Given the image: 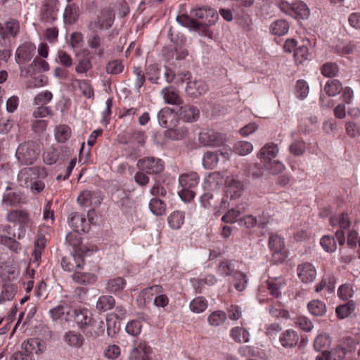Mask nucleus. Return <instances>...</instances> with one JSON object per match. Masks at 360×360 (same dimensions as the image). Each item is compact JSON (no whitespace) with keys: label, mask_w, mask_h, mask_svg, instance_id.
Wrapping results in <instances>:
<instances>
[{"label":"nucleus","mask_w":360,"mask_h":360,"mask_svg":"<svg viewBox=\"0 0 360 360\" xmlns=\"http://www.w3.org/2000/svg\"><path fill=\"white\" fill-rule=\"evenodd\" d=\"M39 144L34 141H27L19 145L15 157L21 165H32L40 154Z\"/></svg>","instance_id":"nucleus-1"},{"label":"nucleus","mask_w":360,"mask_h":360,"mask_svg":"<svg viewBox=\"0 0 360 360\" xmlns=\"http://www.w3.org/2000/svg\"><path fill=\"white\" fill-rule=\"evenodd\" d=\"M192 15L201 21L197 20L198 31L205 36H210L208 27L214 25L218 19L217 13L210 8H199L192 11Z\"/></svg>","instance_id":"nucleus-2"},{"label":"nucleus","mask_w":360,"mask_h":360,"mask_svg":"<svg viewBox=\"0 0 360 360\" xmlns=\"http://www.w3.org/2000/svg\"><path fill=\"white\" fill-rule=\"evenodd\" d=\"M181 189L179 191L180 198L185 202H189L194 198L195 188L199 183V176L195 172L181 174L179 179Z\"/></svg>","instance_id":"nucleus-3"},{"label":"nucleus","mask_w":360,"mask_h":360,"mask_svg":"<svg viewBox=\"0 0 360 360\" xmlns=\"http://www.w3.org/2000/svg\"><path fill=\"white\" fill-rule=\"evenodd\" d=\"M75 321L78 328L86 335V337H92L96 333H93V328L95 326V321L92 314L86 309H74Z\"/></svg>","instance_id":"nucleus-4"},{"label":"nucleus","mask_w":360,"mask_h":360,"mask_svg":"<svg viewBox=\"0 0 360 360\" xmlns=\"http://www.w3.org/2000/svg\"><path fill=\"white\" fill-rule=\"evenodd\" d=\"M115 15L111 10H103L97 19L91 22L88 28L92 33H98L102 30H108L112 25Z\"/></svg>","instance_id":"nucleus-5"},{"label":"nucleus","mask_w":360,"mask_h":360,"mask_svg":"<svg viewBox=\"0 0 360 360\" xmlns=\"http://www.w3.org/2000/svg\"><path fill=\"white\" fill-rule=\"evenodd\" d=\"M269 246L272 251L273 260L275 262H283L287 257L283 239L276 234L271 235L269 239Z\"/></svg>","instance_id":"nucleus-6"},{"label":"nucleus","mask_w":360,"mask_h":360,"mask_svg":"<svg viewBox=\"0 0 360 360\" xmlns=\"http://www.w3.org/2000/svg\"><path fill=\"white\" fill-rule=\"evenodd\" d=\"M137 167L140 170L144 171L146 173L159 174L164 169L162 161L158 158L147 157L140 159L137 162Z\"/></svg>","instance_id":"nucleus-7"},{"label":"nucleus","mask_w":360,"mask_h":360,"mask_svg":"<svg viewBox=\"0 0 360 360\" xmlns=\"http://www.w3.org/2000/svg\"><path fill=\"white\" fill-rule=\"evenodd\" d=\"M146 138L144 131L134 129L124 134L119 135L118 141L122 144L142 147L146 143Z\"/></svg>","instance_id":"nucleus-8"},{"label":"nucleus","mask_w":360,"mask_h":360,"mask_svg":"<svg viewBox=\"0 0 360 360\" xmlns=\"http://www.w3.org/2000/svg\"><path fill=\"white\" fill-rule=\"evenodd\" d=\"M230 153L229 150L224 151L216 150L214 152L207 151L202 157V165L205 168L212 169L219 162V156L221 157L222 161H226L229 159Z\"/></svg>","instance_id":"nucleus-9"},{"label":"nucleus","mask_w":360,"mask_h":360,"mask_svg":"<svg viewBox=\"0 0 360 360\" xmlns=\"http://www.w3.org/2000/svg\"><path fill=\"white\" fill-rule=\"evenodd\" d=\"M225 185L226 195L232 200L240 198L245 190L243 183L233 176L226 177Z\"/></svg>","instance_id":"nucleus-10"},{"label":"nucleus","mask_w":360,"mask_h":360,"mask_svg":"<svg viewBox=\"0 0 360 360\" xmlns=\"http://www.w3.org/2000/svg\"><path fill=\"white\" fill-rule=\"evenodd\" d=\"M199 141L204 146L218 147L224 144L225 137L213 130H204L199 134Z\"/></svg>","instance_id":"nucleus-11"},{"label":"nucleus","mask_w":360,"mask_h":360,"mask_svg":"<svg viewBox=\"0 0 360 360\" xmlns=\"http://www.w3.org/2000/svg\"><path fill=\"white\" fill-rule=\"evenodd\" d=\"M84 264V258L79 255V253H77V255L68 254L65 255L61 260L62 268L69 272L73 271L75 273L76 271L80 270Z\"/></svg>","instance_id":"nucleus-12"},{"label":"nucleus","mask_w":360,"mask_h":360,"mask_svg":"<svg viewBox=\"0 0 360 360\" xmlns=\"http://www.w3.org/2000/svg\"><path fill=\"white\" fill-rule=\"evenodd\" d=\"M58 0H46L41 9V19L46 22H52L57 18L58 13Z\"/></svg>","instance_id":"nucleus-13"},{"label":"nucleus","mask_w":360,"mask_h":360,"mask_svg":"<svg viewBox=\"0 0 360 360\" xmlns=\"http://www.w3.org/2000/svg\"><path fill=\"white\" fill-rule=\"evenodd\" d=\"M102 198L98 192L83 191L77 197L78 203L84 207H97L100 205Z\"/></svg>","instance_id":"nucleus-14"},{"label":"nucleus","mask_w":360,"mask_h":360,"mask_svg":"<svg viewBox=\"0 0 360 360\" xmlns=\"http://www.w3.org/2000/svg\"><path fill=\"white\" fill-rule=\"evenodd\" d=\"M39 175V169L37 167H25L18 174V181L20 184L25 187L36 180Z\"/></svg>","instance_id":"nucleus-15"},{"label":"nucleus","mask_w":360,"mask_h":360,"mask_svg":"<svg viewBox=\"0 0 360 360\" xmlns=\"http://www.w3.org/2000/svg\"><path fill=\"white\" fill-rule=\"evenodd\" d=\"M176 115L168 107L162 108L158 114L159 124L168 129L170 127H176V124L179 122L176 117Z\"/></svg>","instance_id":"nucleus-16"},{"label":"nucleus","mask_w":360,"mask_h":360,"mask_svg":"<svg viewBox=\"0 0 360 360\" xmlns=\"http://www.w3.org/2000/svg\"><path fill=\"white\" fill-rule=\"evenodd\" d=\"M177 115L184 122H193L199 118L200 110L197 107L187 104L180 107Z\"/></svg>","instance_id":"nucleus-17"},{"label":"nucleus","mask_w":360,"mask_h":360,"mask_svg":"<svg viewBox=\"0 0 360 360\" xmlns=\"http://www.w3.org/2000/svg\"><path fill=\"white\" fill-rule=\"evenodd\" d=\"M36 47L32 43H24L16 51V58L19 64L30 61L34 56Z\"/></svg>","instance_id":"nucleus-18"},{"label":"nucleus","mask_w":360,"mask_h":360,"mask_svg":"<svg viewBox=\"0 0 360 360\" xmlns=\"http://www.w3.org/2000/svg\"><path fill=\"white\" fill-rule=\"evenodd\" d=\"M162 288L160 285H155L149 288H146L143 290L144 295L151 293L156 295L154 299V304L158 307H165L169 304V298L166 295L162 294Z\"/></svg>","instance_id":"nucleus-19"},{"label":"nucleus","mask_w":360,"mask_h":360,"mask_svg":"<svg viewBox=\"0 0 360 360\" xmlns=\"http://www.w3.org/2000/svg\"><path fill=\"white\" fill-rule=\"evenodd\" d=\"M160 94L164 101L167 104L179 105L184 103V100L180 96L179 91L172 86L162 89Z\"/></svg>","instance_id":"nucleus-20"},{"label":"nucleus","mask_w":360,"mask_h":360,"mask_svg":"<svg viewBox=\"0 0 360 360\" xmlns=\"http://www.w3.org/2000/svg\"><path fill=\"white\" fill-rule=\"evenodd\" d=\"M208 90L207 85L201 79H195L187 83L186 92L190 96L198 97L205 94Z\"/></svg>","instance_id":"nucleus-21"},{"label":"nucleus","mask_w":360,"mask_h":360,"mask_svg":"<svg viewBox=\"0 0 360 360\" xmlns=\"http://www.w3.org/2000/svg\"><path fill=\"white\" fill-rule=\"evenodd\" d=\"M297 274L302 282L310 283L316 278V270L311 264L306 262L298 266Z\"/></svg>","instance_id":"nucleus-22"},{"label":"nucleus","mask_w":360,"mask_h":360,"mask_svg":"<svg viewBox=\"0 0 360 360\" xmlns=\"http://www.w3.org/2000/svg\"><path fill=\"white\" fill-rule=\"evenodd\" d=\"M299 339V335L296 331L288 329L280 335L279 342L285 348H292L297 345Z\"/></svg>","instance_id":"nucleus-23"},{"label":"nucleus","mask_w":360,"mask_h":360,"mask_svg":"<svg viewBox=\"0 0 360 360\" xmlns=\"http://www.w3.org/2000/svg\"><path fill=\"white\" fill-rule=\"evenodd\" d=\"M358 236V233L354 230L349 231L347 233V244L349 250L347 255L342 257L345 263H349L355 257L354 248L357 244Z\"/></svg>","instance_id":"nucleus-24"},{"label":"nucleus","mask_w":360,"mask_h":360,"mask_svg":"<svg viewBox=\"0 0 360 360\" xmlns=\"http://www.w3.org/2000/svg\"><path fill=\"white\" fill-rule=\"evenodd\" d=\"M70 224L77 231L86 232L88 231L89 228V222L86 221L85 216L78 212L71 214Z\"/></svg>","instance_id":"nucleus-25"},{"label":"nucleus","mask_w":360,"mask_h":360,"mask_svg":"<svg viewBox=\"0 0 360 360\" xmlns=\"http://www.w3.org/2000/svg\"><path fill=\"white\" fill-rule=\"evenodd\" d=\"M278 151L279 149L277 144L274 143H267L260 150L258 157L264 163L270 162V160L278 155Z\"/></svg>","instance_id":"nucleus-26"},{"label":"nucleus","mask_w":360,"mask_h":360,"mask_svg":"<svg viewBox=\"0 0 360 360\" xmlns=\"http://www.w3.org/2000/svg\"><path fill=\"white\" fill-rule=\"evenodd\" d=\"M80 15L79 6L75 3L68 4L65 7L63 19L66 25L74 24Z\"/></svg>","instance_id":"nucleus-27"},{"label":"nucleus","mask_w":360,"mask_h":360,"mask_svg":"<svg viewBox=\"0 0 360 360\" xmlns=\"http://www.w3.org/2000/svg\"><path fill=\"white\" fill-rule=\"evenodd\" d=\"M7 220L13 223H18L22 225L28 226L30 219L25 212L22 210L11 211L7 214Z\"/></svg>","instance_id":"nucleus-28"},{"label":"nucleus","mask_w":360,"mask_h":360,"mask_svg":"<svg viewBox=\"0 0 360 360\" xmlns=\"http://www.w3.org/2000/svg\"><path fill=\"white\" fill-rule=\"evenodd\" d=\"M64 340L68 345L79 348L83 345L84 338L79 332L70 330L65 333Z\"/></svg>","instance_id":"nucleus-29"},{"label":"nucleus","mask_w":360,"mask_h":360,"mask_svg":"<svg viewBox=\"0 0 360 360\" xmlns=\"http://www.w3.org/2000/svg\"><path fill=\"white\" fill-rule=\"evenodd\" d=\"M184 212L174 211L167 218L168 224L172 229H179L184 223Z\"/></svg>","instance_id":"nucleus-30"},{"label":"nucleus","mask_w":360,"mask_h":360,"mask_svg":"<svg viewBox=\"0 0 360 360\" xmlns=\"http://www.w3.org/2000/svg\"><path fill=\"white\" fill-rule=\"evenodd\" d=\"M72 279L79 284L88 285L96 281V276L91 273H82L78 270L72 274Z\"/></svg>","instance_id":"nucleus-31"},{"label":"nucleus","mask_w":360,"mask_h":360,"mask_svg":"<svg viewBox=\"0 0 360 360\" xmlns=\"http://www.w3.org/2000/svg\"><path fill=\"white\" fill-rule=\"evenodd\" d=\"M94 35L89 36L87 38L88 46L91 49L97 50L96 54L99 56H103L105 49L102 46V38L98 33H93Z\"/></svg>","instance_id":"nucleus-32"},{"label":"nucleus","mask_w":360,"mask_h":360,"mask_svg":"<svg viewBox=\"0 0 360 360\" xmlns=\"http://www.w3.org/2000/svg\"><path fill=\"white\" fill-rule=\"evenodd\" d=\"M126 283L123 278L117 277L109 279L106 283V290L111 293H116L122 291L125 287Z\"/></svg>","instance_id":"nucleus-33"},{"label":"nucleus","mask_w":360,"mask_h":360,"mask_svg":"<svg viewBox=\"0 0 360 360\" xmlns=\"http://www.w3.org/2000/svg\"><path fill=\"white\" fill-rule=\"evenodd\" d=\"M227 319V314L221 310H217L212 312L207 317L209 324L214 327L219 326L224 323Z\"/></svg>","instance_id":"nucleus-34"},{"label":"nucleus","mask_w":360,"mask_h":360,"mask_svg":"<svg viewBox=\"0 0 360 360\" xmlns=\"http://www.w3.org/2000/svg\"><path fill=\"white\" fill-rule=\"evenodd\" d=\"M115 300L110 295L101 296L96 302V309L100 311H106L115 307Z\"/></svg>","instance_id":"nucleus-35"},{"label":"nucleus","mask_w":360,"mask_h":360,"mask_svg":"<svg viewBox=\"0 0 360 360\" xmlns=\"http://www.w3.org/2000/svg\"><path fill=\"white\" fill-rule=\"evenodd\" d=\"M249 332L241 327H235L231 330V338L238 343H245L249 342Z\"/></svg>","instance_id":"nucleus-36"},{"label":"nucleus","mask_w":360,"mask_h":360,"mask_svg":"<svg viewBox=\"0 0 360 360\" xmlns=\"http://www.w3.org/2000/svg\"><path fill=\"white\" fill-rule=\"evenodd\" d=\"M79 231H74L70 232L66 236V241L72 245L76 252V253H82L84 250L81 246V237L79 233Z\"/></svg>","instance_id":"nucleus-37"},{"label":"nucleus","mask_w":360,"mask_h":360,"mask_svg":"<svg viewBox=\"0 0 360 360\" xmlns=\"http://www.w3.org/2000/svg\"><path fill=\"white\" fill-rule=\"evenodd\" d=\"M293 17H298L302 19L307 18L309 16L310 12L307 4L302 1H296L293 3L292 6Z\"/></svg>","instance_id":"nucleus-38"},{"label":"nucleus","mask_w":360,"mask_h":360,"mask_svg":"<svg viewBox=\"0 0 360 360\" xmlns=\"http://www.w3.org/2000/svg\"><path fill=\"white\" fill-rule=\"evenodd\" d=\"M288 22L283 20H276L271 25V32L275 35H284L288 32Z\"/></svg>","instance_id":"nucleus-39"},{"label":"nucleus","mask_w":360,"mask_h":360,"mask_svg":"<svg viewBox=\"0 0 360 360\" xmlns=\"http://www.w3.org/2000/svg\"><path fill=\"white\" fill-rule=\"evenodd\" d=\"M309 311L314 316H322L326 311V305L319 300H312L308 304Z\"/></svg>","instance_id":"nucleus-40"},{"label":"nucleus","mask_w":360,"mask_h":360,"mask_svg":"<svg viewBox=\"0 0 360 360\" xmlns=\"http://www.w3.org/2000/svg\"><path fill=\"white\" fill-rule=\"evenodd\" d=\"M150 211L157 216H161L165 213L166 205L161 200L154 198L149 203Z\"/></svg>","instance_id":"nucleus-41"},{"label":"nucleus","mask_w":360,"mask_h":360,"mask_svg":"<svg viewBox=\"0 0 360 360\" xmlns=\"http://www.w3.org/2000/svg\"><path fill=\"white\" fill-rule=\"evenodd\" d=\"M283 284V281L277 278L269 279L266 281L267 288L270 294L275 297H278L281 295L280 289Z\"/></svg>","instance_id":"nucleus-42"},{"label":"nucleus","mask_w":360,"mask_h":360,"mask_svg":"<svg viewBox=\"0 0 360 360\" xmlns=\"http://www.w3.org/2000/svg\"><path fill=\"white\" fill-rule=\"evenodd\" d=\"M207 307V302L202 297H198L190 303V309L194 313H201Z\"/></svg>","instance_id":"nucleus-43"},{"label":"nucleus","mask_w":360,"mask_h":360,"mask_svg":"<svg viewBox=\"0 0 360 360\" xmlns=\"http://www.w3.org/2000/svg\"><path fill=\"white\" fill-rule=\"evenodd\" d=\"M335 278H326L324 277L320 283H319L316 287V292H319L321 291L325 287H327V290L330 292H334L335 290Z\"/></svg>","instance_id":"nucleus-44"},{"label":"nucleus","mask_w":360,"mask_h":360,"mask_svg":"<svg viewBox=\"0 0 360 360\" xmlns=\"http://www.w3.org/2000/svg\"><path fill=\"white\" fill-rule=\"evenodd\" d=\"M129 360H149L145 348L141 345L134 347L130 352Z\"/></svg>","instance_id":"nucleus-45"},{"label":"nucleus","mask_w":360,"mask_h":360,"mask_svg":"<svg viewBox=\"0 0 360 360\" xmlns=\"http://www.w3.org/2000/svg\"><path fill=\"white\" fill-rule=\"evenodd\" d=\"M176 21L182 26L198 31L197 20L191 18L186 14L178 15L176 17Z\"/></svg>","instance_id":"nucleus-46"},{"label":"nucleus","mask_w":360,"mask_h":360,"mask_svg":"<svg viewBox=\"0 0 360 360\" xmlns=\"http://www.w3.org/2000/svg\"><path fill=\"white\" fill-rule=\"evenodd\" d=\"M252 149L253 146L252 143L248 141L237 142L233 146L235 153L240 155H246L250 153Z\"/></svg>","instance_id":"nucleus-47"},{"label":"nucleus","mask_w":360,"mask_h":360,"mask_svg":"<svg viewBox=\"0 0 360 360\" xmlns=\"http://www.w3.org/2000/svg\"><path fill=\"white\" fill-rule=\"evenodd\" d=\"M56 139L58 142L63 143L70 136V129L67 125H59L56 128Z\"/></svg>","instance_id":"nucleus-48"},{"label":"nucleus","mask_w":360,"mask_h":360,"mask_svg":"<svg viewBox=\"0 0 360 360\" xmlns=\"http://www.w3.org/2000/svg\"><path fill=\"white\" fill-rule=\"evenodd\" d=\"M355 303L353 301H349L345 304H339V319H344L349 316L354 311Z\"/></svg>","instance_id":"nucleus-49"},{"label":"nucleus","mask_w":360,"mask_h":360,"mask_svg":"<svg viewBox=\"0 0 360 360\" xmlns=\"http://www.w3.org/2000/svg\"><path fill=\"white\" fill-rule=\"evenodd\" d=\"M168 136L174 139H183L187 134L188 130L185 127H179L176 124V127H170L167 131Z\"/></svg>","instance_id":"nucleus-50"},{"label":"nucleus","mask_w":360,"mask_h":360,"mask_svg":"<svg viewBox=\"0 0 360 360\" xmlns=\"http://www.w3.org/2000/svg\"><path fill=\"white\" fill-rule=\"evenodd\" d=\"M141 328L142 323L140 320H131L127 323L125 330L128 334L136 336L140 334Z\"/></svg>","instance_id":"nucleus-51"},{"label":"nucleus","mask_w":360,"mask_h":360,"mask_svg":"<svg viewBox=\"0 0 360 360\" xmlns=\"http://www.w3.org/2000/svg\"><path fill=\"white\" fill-rule=\"evenodd\" d=\"M20 195L15 192H8L4 194L2 204L6 206H15L20 201Z\"/></svg>","instance_id":"nucleus-52"},{"label":"nucleus","mask_w":360,"mask_h":360,"mask_svg":"<svg viewBox=\"0 0 360 360\" xmlns=\"http://www.w3.org/2000/svg\"><path fill=\"white\" fill-rule=\"evenodd\" d=\"M234 270L233 264L229 260L221 261L218 267L217 272L223 276H230Z\"/></svg>","instance_id":"nucleus-53"},{"label":"nucleus","mask_w":360,"mask_h":360,"mask_svg":"<svg viewBox=\"0 0 360 360\" xmlns=\"http://www.w3.org/2000/svg\"><path fill=\"white\" fill-rule=\"evenodd\" d=\"M123 69L124 65L119 60L110 61L105 67L106 72L110 75H117L121 73L123 71Z\"/></svg>","instance_id":"nucleus-54"},{"label":"nucleus","mask_w":360,"mask_h":360,"mask_svg":"<svg viewBox=\"0 0 360 360\" xmlns=\"http://www.w3.org/2000/svg\"><path fill=\"white\" fill-rule=\"evenodd\" d=\"M295 325L300 329L306 332H310L314 328L311 321L306 316H300L295 319Z\"/></svg>","instance_id":"nucleus-55"},{"label":"nucleus","mask_w":360,"mask_h":360,"mask_svg":"<svg viewBox=\"0 0 360 360\" xmlns=\"http://www.w3.org/2000/svg\"><path fill=\"white\" fill-rule=\"evenodd\" d=\"M356 345V341L352 337H346L342 340L341 348L339 347V352L341 351L343 355L347 352H352Z\"/></svg>","instance_id":"nucleus-56"},{"label":"nucleus","mask_w":360,"mask_h":360,"mask_svg":"<svg viewBox=\"0 0 360 360\" xmlns=\"http://www.w3.org/2000/svg\"><path fill=\"white\" fill-rule=\"evenodd\" d=\"M309 51L307 46L302 45L295 49L294 58L297 63L302 64L307 59Z\"/></svg>","instance_id":"nucleus-57"},{"label":"nucleus","mask_w":360,"mask_h":360,"mask_svg":"<svg viewBox=\"0 0 360 360\" xmlns=\"http://www.w3.org/2000/svg\"><path fill=\"white\" fill-rule=\"evenodd\" d=\"M321 245L328 252H333L337 248L335 238L329 236H324L322 237L321 239Z\"/></svg>","instance_id":"nucleus-58"},{"label":"nucleus","mask_w":360,"mask_h":360,"mask_svg":"<svg viewBox=\"0 0 360 360\" xmlns=\"http://www.w3.org/2000/svg\"><path fill=\"white\" fill-rule=\"evenodd\" d=\"M53 98V94L49 91H44L38 94L34 99V103L36 105H45Z\"/></svg>","instance_id":"nucleus-59"},{"label":"nucleus","mask_w":360,"mask_h":360,"mask_svg":"<svg viewBox=\"0 0 360 360\" xmlns=\"http://www.w3.org/2000/svg\"><path fill=\"white\" fill-rule=\"evenodd\" d=\"M309 88L306 81L300 79L297 82L296 93L298 98L303 99L309 94Z\"/></svg>","instance_id":"nucleus-60"},{"label":"nucleus","mask_w":360,"mask_h":360,"mask_svg":"<svg viewBox=\"0 0 360 360\" xmlns=\"http://www.w3.org/2000/svg\"><path fill=\"white\" fill-rule=\"evenodd\" d=\"M338 72V67L335 63H326L321 67V73L326 77H334Z\"/></svg>","instance_id":"nucleus-61"},{"label":"nucleus","mask_w":360,"mask_h":360,"mask_svg":"<svg viewBox=\"0 0 360 360\" xmlns=\"http://www.w3.org/2000/svg\"><path fill=\"white\" fill-rule=\"evenodd\" d=\"M234 278L236 280L235 288L238 291H243L245 288L247 283L246 275L242 272L237 271L234 274Z\"/></svg>","instance_id":"nucleus-62"},{"label":"nucleus","mask_w":360,"mask_h":360,"mask_svg":"<svg viewBox=\"0 0 360 360\" xmlns=\"http://www.w3.org/2000/svg\"><path fill=\"white\" fill-rule=\"evenodd\" d=\"M305 149V143L300 141H295L289 146L290 152L297 156L302 155L304 153Z\"/></svg>","instance_id":"nucleus-63"},{"label":"nucleus","mask_w":360,"mask_h":360,"mask_svg":"<svg viewBox=\"0 0 360 360\" xmlns=\"http://www.w3.org/2000/svg\"><path fill=\"white\" fill-rule=\"evenodd\" d=\"M120 354V348L116 345H108L104 350L105 356L109 359H115Z\"/></svg>","instance_id":"nucleus-64"}]
</instances>
